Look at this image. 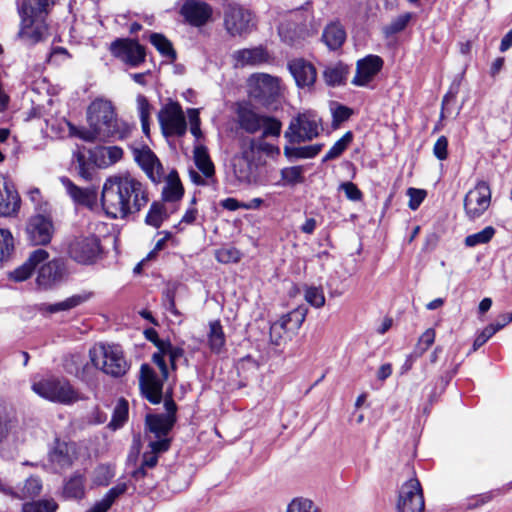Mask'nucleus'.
Instances as JSON below:
<instances>
[{
  "label": "nucleus",
  "instance_id": "nucleus-1",
  "mask_svg": "<svg viewBox=\"0 0 512 512\" xmlns=\"http://www.w3.org/2000/svg\"><path fill=\"white\" fill-rule=\"evenodd\" d=\"M149 201L146 186L130 173L110 176L104 182L101 203L106 214L124 219L138 213Z\"/></svg>",
  "mask_w": 512,
  "mask_h": 512
},
{
  "label": "nucleus",
  "instance_id": "nucleus-2",
  "mask_svg": "<svg viewBox=\"0 0 512 512\" xmlns=\"http://www.w3.org/2000/svg\"><path fill=\"white\" fill-rule=\"evenodd\" d=\"M87 120L91 130L81 134L86 141L123 139L128 134L127 125L117 119L110 101L94 100L88 107Z\"/></svg>",
  "mask_w": 512,
  "mask_h": 512
},
{
  "label": "nucleus",
  "instance_id": "nucleus-3",
  "mask_svg": "<svg viewBox=\"0 0 512 512\" xmlns=\"http://www.w3.org/2000/svg\"><path fill=\"white\" fill-rule=\"evenodd\" d=\"M89 357L97 369L112 377H121L129 369V364L118 345H95L89 350Z\"/></svg>",
  "mask_w": 512,
  "mask_h": 512
},
{
  "label": "nucleus",
  "instance_id": "nucleus-4",
  "mask_svg": "<svg viewBox=\"0 0 512 512\" xmlns=\"http://www.w3.org/2000/svg\"><path fill=\"white\" fill-rule=\"evenodd\" d=\"M32 390L48 401L63 405H71L83 399L81 394L64 378L41 379L33 383Z\"/></svg>",
  "mask_w": 512,
  "mask_h": 512
},
{
  "label": "nucleus",
  "instance_id": "nucleus-5",
  "mask_svg": "<svg viewBox=\"0 0 512 512\" xmlns=\"http://www.w3.org/2000/svg\"><path fill=\"white\" fill-rule=\"evenodd\" d=\"M67 253L79 264H94L103 253L100 238L92 233L73 236L67 243Z\"/></svg>",
  "mask_w": 512,
  "mask_h": 512
},
{
  "label": "nucleus",
  "instance_id": "nucleus-6",
  "mask_svg": "<svg viewBox=\"0 0 512 512\" xmlns=\"http://www.w3.org/2000/svg\"><path fill=\"white\" fill-rule=\"evenodd\" d=\"M322 130L321 119L307 111L292 118L284 136L291 144H299L318 137Z\"/></svg>",
  "mask_w": 512,
  "mask_h": 512
},
{
  "label": "nucleus",
  "instance_id": "nucleus-7",
  "mask_svg": "<svg viewBox=\"0 0 512 512\" xmlns=\"http://www.w3.org/2000/svg\"><path fill=\"white\" fill-rule=\"evenodd\" d=\"M224 26L231 36H243L250 33L254 28V17L243 6L229 3L224 7Z\"/></svg>",
  "mask_w": 512,
  "mask_h": 512
},
{
  "label": "nucleus",
  "instance_id": "nucleus-8",
  "mask_svg": "<svg viewBox=\"0 0 512 512\" xmlns=\"http://www.w3.org/2000/svg\"><path fill=\"white\" fill-rule=\"evenodd\" d=\"M425 501L418 479L411 478L403 483L398 492L396 512H424Z\"/></svg>",
  "mask_w": 512,
  "mask_h": 512
},
{
  "label": "nucleus",
  "instance_id": "nucleus-9",
  "mask_svg": "<svg viewBox=\"0 0 512 512\" xmlns=\"http://www.w3.org/2000/svg\"><path fill=\"white\" fill-rule=\"evenodd\" d=\"M158 121L165 136H182L186 133V119L177 102L164 105L158 113Z\"/></svg>",
  "mask_w": 512,
  "mask_h": 512
},
{
  "label": "nucleus",
  "instance_id": "nucleus-10",
  "mask_svg": "<svg viewBox=\"0 0 512 512\" xmlns=\"http://www.w3.org/2000/svg\"><path fill=\"white\" fill-rule=\"evenodd\" d=\"M280 85L277 77L265 73H256L249 78L250 96L263 105L271 104L279 95Z\"/></svg>",
  "mask_w": 512,
  "mask_h": 512
},
{
  "label": "nucleus",
  "instance_id": "nucleus-11",
  "mask_svg": "<svg viewBox=\"0 0 512 512\" xmlns=\"http://www.w3.org/2000/svg\"><path fill=\"white\" fill-rule=\"evenodd\" d=\"M165 414H149L146 416V426L154 434L156 440L168 438L176 422L177 405L171 396L164 400Z\"/></svg>",
  "mask_w": 512,
  "mask_h": 512
},
{
  "label": "nucleus",
  "instance_id": "nucleus-12",
  "mask_svg": "<svg viewBox=\"0 0 512 512\" xmlns=\"http://www.w3.org/2000/svg\"><path fill=\"white\" fill-rule=\"evenodd\" d=\"M491 203V189L487 182L479 181L464 198V210L470 220L481 217Z\"/></svg>",
  "mask_w": 512,
  "mask_h": 512
},
{
  "label": "nucleus",
  "instance_id": "nucleus-13",
  "mask_svg": "<svg viewBox=\"0 0 512 512\" xmlns=\"http://www.w3.org/2000/svg\"><path fill=\"white\" fill-rule=\"evenodd\" d=\"M112 55L130 67H138L145 62L146 50L137 40L119 38L110 45Z\"/></svg>",
  "mask_w": 512,
  "mask_h": 512
},
{
  "label": "nucleus",
  "instance_id": "nucleus-14",
  "mask_svg": "<svg viewBox=\"0 0 512 512\" xmlns=\"http://www.w3.org/2000/svg\"><path fill=\"white\" fill-rule=\"evenodd\" d=\"M21 18L18 38L28 45L44 40L48 35L46 18L19 14Z\"/></svg>",
  "mask_w": 512,
  "mask_h": 512
},
{
  "label": "nucleus",
  "instance_id": "nucleus-15",
  "mask_svg": "<svg viewBox=\"0 0 512 512\" xmlns=\"http://www.w3.org/2000/svg\"><path fill=\"white\" fill-rule=\"evenodd\" d=\"M164 380L160 379L148 364L141 365L139 386L142 394L150 403L159 404L161 402Z\"/></svg>",
  "mask_w": 512,
  "mask_h": 512
},
{
  "label": "nucleus",
  "instance_id": "nucleus-16",
  "mask_svg": "<svg viewBox=\"0 0 512 512\" xmlns=\"http://www.w3.org/2000/svg\"><path fill=\"white\" fill-rule=\"evenodd\" d=\"M384 61L378 55H367L356 62V74L351 83L357 87H367L383 68Z\"/></svg>",
  "mask_w": 512,
  "mask_h": 512
},
{
  "label": "nucleus",
  "instance_id": "nucleus-17",
  "mask_svg": "<svg viewBox=\"0 0 512 512\" xmlns=\"http://www.w3.org/2000/svg\"><path fill=\"white\" fill-rule=\"evenodd\" d=\"M26 233L33 245H46L51 241L54 233L53 222L50 217L35 215L29 219Z\"/></svg>",
  "mask_w": 512,
  "mask_h": 512
},
{
  "label": "nucleus",
  "instance_id": "nucleus-18",
  "mask_svg": "<svg viewBox=\"0 0 512 512\" xmlns=\"http://www.w3.org/2000/svg\"><path fill=\"white\" fill-rule=\"evenodd\" d=\"M252 145L253 142H251L247 150L240 145V155L234 157L233 160L234 175L239 182L245 184H251L257 180L256 166L253 163L254 156L251 155Z\"/></svg>",
  "mask_w": 512,
  "mask_h": 512
},
{
  "label": "nucleus",
  "instance_id": "nucleus-19",
  "mask_svg": "<svg viewBox=\"0 0 512 512\" xmlns=\"http://www.w3.org/2000/svg\"><path fill=\"white\" fill-rule=\"evenodd\" d=\"M133 155L135 161L153 182L156 183L161 181L163 176V167L150 148L145 146L139 149H134Z\"/></svg>",
  "mask_w": 512,
  "mask_h": 512
},
{
  "label": "nucleus",
  "instance_id": "nucleus-20",
  "mask_svg": "<svg viewBox=\"0 0 512 512\" xmlns=\"http://www.w3.org/2000/svg\"><path fill=\"white\" fill-rule=\"evenodd\" d=\"M288 69L300 88L311 87L316 82L317 71L315 66L303 58L290 60Z\"/></svg>",
  "mask_w": 512,
  "mask_h": 512
},
{
  "label": "nucleus",
  "instance_id": "nucleus-21",
  "mask_svg": "<svg viewBox=\"0 0 512 512\" xmlns=\"http://www.w3.org/2000/svg\"><path fill=\"white\" fill-rule=\"evenodd\" d=\"M181 14L193 26L204 25L212 16V8L205 2L188 0L181 8Z\"/></svg>",
  "mask_w": 512,
  "mask_h": 512
},
{
  "label": "nucleus",
  "instance_id": "nucleus-22",
  "mask_svg": "<svg viewBox=\"0 0 512 512\" xmlns=\"http://www.w3.org/2000/svg\"><path fill=\"white\" fill-rule=\"evenodd\" d=\"M64 272L65 265L62 260H51L40 267L36 279L37 284L43 289H48L63 278Z\"/></svg>",
  "mask_w": 512,
  "mask_h": 512
},
{
  "label": "nucleus",
  "instance_id": "nucleus-23",
  "mask_svg": "<svg viewBox=\"0 0 512 512\" xmlns=\"http://www.w3.org/2000/svg\"><path fill=\"white\" fill-rule=\"evenodd\" d=\"M21 199L13 185L0 179V216H12L20 208Z\"/></svg>",
  "mask_w": 512,
  "mask_h": 512
},
{
  "label": "nucleus",
  "instance_id": "nucleus-24",
  "mask_svg": "<svg viewBox=\"0 0 512 512\" xmlns=\"http://www.w3.org/2000/svg\"><path fill=\"white\" fill-rule=\"evenodd\" d=\"M235 67L255 66L269 60V54L262 46L240 49L233 53Z\"/></svg>",
  "mask_w": 512,
  "mask_h": 512
},
{
  "label": "nucleus",
  "instance_id": "nucleus-25",
  "mask_svg": "<svg viewBox=\"0 0 512 512\" xmlns=\"http://www.w3.org/2000/svg\"><path fill=\"white\" fill-rule=\"evenodd\" d=\"M76 458L74 444L56 441L54 448L49 453V459L56 469L70 467Z\"/></svg>",
  "mask_w": 512,
  "mask_h": 512
},
{
  "label": "nucleus",
  "instance_id": "nucleus-26",
  "mask_svg": "<svg viewBox=\"0 0 512 512\" xmlns=\"http://www.w3.org/2000/svg\"><path fill=\"white\" fill-rule=\"evenodd\" d=\"M48 256L49 254L46 250L36 249L22 266L16 268L11 273V278L18 282L28 279L36 266L45 261Z\"/></svg>",
  "mask_w": 512,
  "mask_h": 512
},
{
  "label": "nucleus",
  "instance_id": "nucleus-27",
  "mask_svg": "<svg viewBox=\"0 0 512 512\" xmlns=\"http://www.w3.org/2000/svg\"><path fill=\"white\" fill-rule=\"evenodd\" d=\"M263 117L264 115H260L247 107H240L237 110L238 125L249 134H255L261 130Z\"/></svg>",
  "mask_w": 512,
  "mask_h": 512
},
{
  "label": "nucleus",
  "instance_id": "nucleus-28",
  "mask_svg": "<svg viewBox=\"0 0 512 512\" xmlns=\"http://www.w3.org/2000/svg\"><path fill=\"white\" fill-rule=\"evenodd\" d=\"M92 297L91 292H86L82 294L73 295L61 302L55 303V304H46L42 303L38 305V310L43 313H58L61 311H68L70 309H73L82 303L88 301Z\"/></svg>",
  "mask_w": 512,
  "mask_h": 512
},
{
  "label": "nucleus",
  "instance_id": "nucleus-29",
  "mask_svg": "<svg viewBox=\"0 0 512 512\" xmlns=\"http://www.w3.org/2000/svg\"><path fill=\"white\" fill-rule=\"evenodd\" d=\"M350 68L343 62L326 66L323 71V79L330 87L343 86L346 84Z\"/></svg>",
  "mask_w": 512,
  "mask_h": 512
},
{
  "label": "nucleus",
  "instance_id": "nucleus-30",
  "mask_svg": "<svg viewBox=\"0 0 512 512\" xmlns=\"http://www.w3.org/2000/svg\"><path fill=\"white\" fill-rule=\"evenodd\" d=\"M55 2L56 0H22L18 6V13L46 18Z\"/></svg>",
  "mask_w": 512,
  "mask_h": 512
},
{
  "label": "nucleus",
  "instance_id": "nucleus-31",
  "mask_svg": "<svg viewBox=\"0 0 512 512\" xmlns=\"http://www.w3.org/2000/svg\"><path fill=\"white\" fill-rule=\"evenodd\" d=\"M60 181L70 197L78 204L89 206L95 200V192L88 188L76 186L69 178L61 177Z\"/></svg>",
  "mask_w": 512,
  "mask_h": 512
},
{
  "label": "nucleus",
  "instance_id": "nucleus-32",
  "mask_svg": "<svg viewBox=\"0 0 512 512\" xmlns=\"http://www.w3.org/2000/svg\"><path fill=\"white\" fill-rule=\"evenodd\" d=\"M322 40L330 50H337L346 40V31L339 22H332L325 27Z\"/></svg>",
  "mask_w": 512,
  "mask_h": 512
},
{
  "label": "nucleus",
  "instance_id": "nucleus-33",
  "mask_svg": "<svg viewBox=\"0 0 512 512\" xmlns=\"http://www.w3.org/2000/svg\"><path fill=\"white\" fill-rule=\"evenodd\" d=\"M171 439L164 438L160 440H152L149 442V451L143 453L142 463L144 467L154 468L158 463V455L166 452L170 448Z\"/></svg>",
  "mask_w": 512,
  "mask_h": 512
},
{
  "label": "nucleus",
  "instance_id": "nucleus-34",
  "mask_svg": "<svg viewBox=\"0 0 512 512\" xmlns=\"http://www.w3.org/2000/svg\"><path fill=\"white\" fill-rule=\"evenodd\" d=\"M194 162L198 170L207 179H212L215 174L214 164L208 154V150L203 145H197L193 151Z\"/></svg>",
  "mask_w": 512,
  "mask_h": 512
},
{
  "label": "nucleus",
  "instance_id": "nucleus-35",
  "mask_svg": "<svg viewBox=\"0 0 512 512\" xmlns=\"http://www.w3.org/2000/svg\"><path fill=\"white\" fill-rule=\"evenodd\" d=\"M149 40L162 57L166 58L170 63L176 61V50L172 42L165 35L154 32L150 34Z\"/></svg>",
  "mask_w": 512,
  "mask_h": 512
},
{
  "label": "nucleus",
  "instance_id": "nucleus-36",
  "mask_svg": "<svg viewBox=\"0 0 512 512\" xmlns=\"http://www.w3.org/2000/svg\"><path fill=\"white\" fill-rule=\"evenodd\" d=\"M307 315V309L304 307H298L287 314L280 317V321L283 322L284 327L288 335H296Z\"/></svg>",
  "mask_w": 512,
  "mask_h": 512
},
{
  "label": "nucleus",
  "instance_id": "nucleus-37",
  "mask_svg": "<svg viewBox=\"0 0 512 512\" xmlns=\"http://www.w3.org/2000/svg\"><path fill=\"white\" fill-rule=\"evenodd\" d=\"M225 343L226 337L220 321L216 320L210 322L208 333V345L211 352L215 354H220L225 348Z\"/></svg>",
  "mask_w": 512,
  "mask_h": 512
},
{
  "label": "nucleus",
  "instance_id": "nucleus-38",
  "mask_svg": "<svg viewBox=\"0 0 512 512\" xmlns=\"http://www.w3.org/2000/svg\"><path fill=\"white\" fill-rule=\"evenodd\" d=\"M184 193L183 186L176 171H172L167 176L166 184L162 190V196L165 201L173 202L182 198Z\"/></svg>",
  "mask_w": 512,
  "mask_h": 512
},
{
  "label": "nucleus",
  "instance_id": "nucleus-39",
  "mask_svg": "<svg viewBox=\"0 0 512 512\" xmlns=\"http://www.w3.org/2000/svg\"><path fill=\"white\" fill-rule=\"evenodd\" d=\"M84 483V476L80 473H75L64 485V496L70 499H82L85 495Z\"/></svg>",
  "mask_w": 512,
  "mask_h": 512
},
{
  "label": "nucleus",
  "instance_id": "nucleus-40",
  "mask_svg": "<svg viewBox=\"0 0 512 512\" xmlns=\"http://www.w3.org/2000/svg\"><path fill=\"white\" fill-rule=\"evenodd\" d=\"M436 332L433 328H428L419 337L413 353L409 356L408 361L412 358L421 357L434 343Z\"/></svg>",
  "mask_w": 512,
  "mask_h": 512
},
{
  "label": "nucleus",
  "instance_id": "nucleus-41",
  "mask_svg": "<svg viewBox=\"0 0 512 512\" xmlns=\"http://www.w3.org/2000/svg\"><path fill=\"white\" fill-rule=\"evenodd\" d=\"M251 142H253V145L251 147V155L254 156L255 151H261L268 155H271L273 153H279V148L269 144L264 141V138L260 137L259 139L249 138L246 137L242 139L241 146L247 150V148L250 146Z\"/></svg>",
  "mask_w": 512,
  "mask_h": 512
},
{
  "label": "nucleus",
  "instance_id": "nucleus-42",
  "mask_svg": "<svg viewBox=\"0 0 512 512\" xmlns=\"http://www.w3.org/2000/svg\"><path fill=\"white\" fill-rule=\"evenodd\" d=\"M353 134L351 131L346 132L326 153L323 157V162H327L333 159H336L342 155V153L348 148V146L352 143Z\"/></svg>",
  "mask_w": 512,
  "mask_h": 512
},
{
  "label": "nucleus",
  "instance_id": "nucleus-43",
  "mask_svg": "<svg viewBox=\"0 0 512 512\" xmlns=\"http://www.w3.org/2000/svg\"><path fill=\"white\" fill-rule=\"evenodd\" d=\"M412 17L413 14L411 12H406L397 16L388 25L383 27V33L386 37H390L403 31L407 27Z\"/></svg>",
  "mask_w": 512,
  "mask_h": 512
},
{
  "label": "nucleus",
  "instance_id": "nucleus-44",
  "mask_svg": "<svg viewBox=\"0 0 512 512\" xmlns=\"http://www.w3.org/2000/svg\"><path fill=\"white\" fill-rule=\"evenodd\" d=\"M495 233H496V230L494 227L487 226L483 230H481L477 233L468 235L465 238L464 243L467 247H475L480 244H486L491 241V239L494 237Z\"/></svg>",
  "mask_w": 512,
  "mask_h": 512
},
{
  "label": "nucleus",
  "instance_id": "nucleus-45",
  "mask_svg": "<svg viewBox=\"0 0 512 512\" xmlns=\"http://www.w3.org/2000/svg\"><path fill=\"white\" fill-rule=\"evenodd\" d=\"M57 503L53 499L27 502L22 505V512H56Z\"/></svg>",
  "mask_w": 512,
  "mask_h": 512
},
{
  "label": "nucleus",
  "instance_id": "nucleus-46",
  "mask_svg": "<svg viewBox=\"0 0 512 512\" xmlns=\"http://www.w3.org/2000/svg\"><path fill=\"white\" fill-rule=\"evenodd\" d=\"M166 210L163 204L158 202L152 203L146 215L145 222L155 228H159L166 219Z\"/></svg>",
  "mask_w": 512,
  "mask_h": 512
},
{
  "label": "nucleus",
  "instance_id": "nucleus-47",
  "mask_svg": "<svg viewBox=\"0 0 512 512\" xmlns=\"http://www.w3.org/2000/svg\"><path fill=\"white\" fill-rule=\"evenodd\" d=\"M128 417V403L124 399H120L114 409L112 419L108 427L116 430L123 426Z\"/></svg>",
  "mask_w": 512,
  "mask_h": 512
},
{
  "label": "nucleus",
  "instance_id": "nucleus-48",
  "mask_svg": "<svg viewBox=\"0 0 512 512\" xmlns=\"http://www.w3.org/2000/svg\"><path fill=\"white\" fill-rule=\"evenodd\" d=\"M293 335H288L283 322L279 320L275 321L270 326V340L274 345H281L283 342L290 340Z\"/></svg>",
  "mask_w": 512,
  "mask_h": 512
},
{
  "label": "nucleus",
  "instance_id": "nucleus-49",
  "mask_svg": "<svg viewBox=\"0 0 512 512\" xmlns=\"http://www.w3.org/2000/svg\"><path fill=\"white\" fill-rule=\"evenodd\" d=\"M42 490V482L38 477H29L21 490V495L17 498H34L40 494Z\"/></svg>",
  "mask_w": 512,
  "mask_h": 512
},
{
  "label": "nucleus",
  "instance_id": "nucleus-50",
  "mask_svg": "<svg viewBox=\"0 0 512 512\" xmlns=\"http://www.w3.org/2000/svg\"><path fill=\"white\" fill-rule=\"evenodd\" d=\"M16 426V420L5 411H0V445L7 440L9 434Z\"/></svg>",
  "mask_w": 512,
  "mask_h": 512
},
{
  "label": "nucleus",
  "instance_id": "nucleus-51",
  "mask_svg": "<svg viewBox=\"0 0 512 512\" xmlns=\"http://www.w3.org/2000/svg\"><path fill=\"white\" fill-rule=\"evenodd\" d=\"M287 512H319V509L310 499L299 497L288 504Z\"/></svg>",
  "mask_w": 512,
  "mask_h": 512
},
{
  "label": "nucleus",
  "instance_id": "nucleus-52",
  "mask_svg": "<svg viewBox=\"0 0 512 512\" xmlns=\"http://www.w3.org/2000/svg\"><path fill=\"white\" fill-rule=\"evenodd\" d=\"M281 177L283 181L290 185L302 183L304 181L303 167L293 166L284 168L281 170Z\"/></svg>",
  "mask_w": 512,
  "mask_h": 512
},
{
  "label": "nucleus",
  "instance_id": "nucleus-53",
  "mask_svg": "<svg viewBox=\"0 0 512 512\" xmlns=\"http://www.w3.org/2000/svg\"><path fill=\"white\" fill-rule=\"evenodd\" d=\"M305 300L312 306L320 308L325 304L323 289L320 287H307L305 290Z\"/></svg>",
  "mask_w": 512,
  "mask_h": 512
},
{
  "label": "nucleus",
  "instance_id": "nucleus-54",
  "mask_svg": "<svg viewBox=\"0 0 512 512\" xmlns=\"http://www.w3.org/2000/svg\"><path fill=\"white\" fill-rule=\"evenodd\" d=\"M13 248V237L10 231L0 229V262L9 257Z\"/></svg>",
  "mask_w": 512,
  "mask_h": 512
},
{
  "label": "nucleus",
  "instance_id": "nucleus-55",
  "mask_svg": "<svg viewBox=\"0 0 512 512\" xmlns=\"http://www.w3.org/2000/svg\"><path fill=\"white\" fill-rule=\"evenodd\" d=\"M281 127H282V124L279 120L273 118V117H269V116H264L263 117V133H262V138H265V137H268V136H275V137H278L281 133Z\"/></svg>",
  "mask_w": 512,
  "mask_h": 512
},
{
  "label": "nucleus",
  "instance_id": "nucleus-56",
  "mask_svg": "<svg viewBox=\"0 0 512 512\" xmlns=\"http://www.w3.org/2000/svg\"><path fill=\"white\" fill-rule=\"evenodd\" d=\"M105 165H112L118 162L123 156V150L118 146L105 147L101 151Z\"/></svg>",
  "mask_w": 512,
  "mask_h": 512
},
{
  "label": "nucleus",
  "instance_id": "nucleus-57",
  "mask_svg": "<svg viewBox=\"0 0 512 512\" xmlns=\"http://www.w3.org/2000/svg\"><path fill=\"white\" fill-rule=\"evenodd\" d=\"M162 353H166L169 357V361L172 369H176V362L184 356V350L180 347L173 346L170 341H167L163 347H161Z\"/></svg>",
  "mask_w": 512,
  "mask_h": 512
},
{
  "label": "nucleus",
  "instance_id": "nucleus-58",
  "mask_svg": "<svg viewBox=\"0 0 512 512\" xmlns=\"http://www.w3.org/2000/svg\"><path fill=\"white\" fill-rule=\"evenodd\" d=\"M216 259L221 263H236L240 260V252L235 248H222L216 251Z\"/></svg>",
  "mask_w": 512,
  "mask_h": 512
},
{
  "label": "nucleus",
  "instance_id": "nucleus-59",
  "mask_svg": "<svg viewBox=\"0 0 512 512\" xmlns=\"http://www.w3.org/2000/svg\"><path fill=\"white\" fill-rule=\"evenodd\" d=\"M76 170L78 175L84 180H91L94 168L86 162L85 157L81 154L77 156Z\"/></svg>",
  "mask_w": 512,
  "mask_h": 512
},
{
  "label": "nucleus",
  "instance_id": "nucleus-60",
  "mask_svg": "<svg viewBox=\"0 0 512 512\" xmlns=\"http://www.w3.org/2000/svg\"><path fill=\"white\" fill-rule=\"evenodd\" d=\"M137 108L139 112L140 121L144 122L145 120L150 119V114L152 107L148 101V99L144 95L137 96Z\"/></svg>",
  "mask_w": 512,
  "mask_h": 512
},
{
  "label": "nucleus",
  "instance_id": "nucleus-61",
  "mask_svg": "<svg viewBox=\"0 0 512 512\" xmlns=\"http://www.w3.org/2000/svg\"><path fill=\"white\" fill-rule=\"evenodd\" d=\"M353 111L347 106L342 104H338L333 110V124H340L344 121H347L352 115Z\"/></svg>",
  "mask_w": 512,
  "mask_h": 512
},
{
  "label": "nucleus",
  "instance_id": "nucleus-62",
  "mask_svg": "<svg viewBox=\"0 0 512 512\" xmlns=\"http://www.w3.org/2000/svg\"><path fill=\"white\" fill-rule=\"evenodd\" d=\"M94 483L99 486H107L113 478L112 471L105 466H100L95 471Z\"/></svg>",
  "mask_w": 512,
  "mask_h": 512
},
{
  "label": "nucleus",
  "instance_id": "nucleus-63",
  "mask_svg": "<svg viewBox=\"0 0 512 512\" xmlns=\"http://www.w3.org/2000/svg\"><path fill=\"white\" fill-rule=\"evenodd\" d=\"M407 194L409 196L408 206L412 210H416L425 198V191L416 188H409Z\"/></svg>",
  "mask_w": 512,
  "mask_h": 512
},
{
  "label": "nucleus",
  "instance_id": "nucleus-64",
  "mask_svg": "<svg viewBox=\"0 0 512 512\" xmlns=\"http://www.w3.org/2000/svg\"><path fill=\"white\" fill-rule=\"evenodd\" d=\"M448 140L445 136H440L433 147V153L439 160H445L448 156Z\"/></svg>",
  "mask_w": 512,
  "mask_h": 512
}]
</instances>
